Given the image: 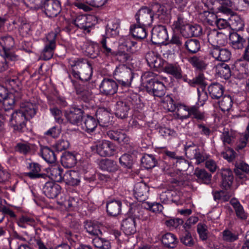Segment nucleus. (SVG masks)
<instances>
[{
	"label": "nucleus",
	"mask_w": 249,
	"mask_h": 249,
	"mask_svg": "<svg viewBox=\"0 0 249 249\" xmlns=\"http://www.w3.org/2000/svg\"><path fill=\"white\" fill-rule=\"evenodd\" d=\"M233 71L239 78H244L249 71L248 64L244 60H238L235 63Z\"/></svg>",
	"instance_id": "nucleus-20"
},
{
	"label": "nucleus",
	"mask_w": 249,
	"mask_h": 249,
	"mask_svg": "<svg viewBox=\"0 0 249 249\" xmlns=\"http://www.w3.org/2000/svg\"><path fill=\"white\" fill-rule=\"evenodd\" d=\"M81 50L83 53L91 58H95L98 55L97 49L90 44L86 43L81 47Z\"/></svg>",
	"instance_id": "nucleus-52"
},
{
	"label": "nucleus",
	"mask_w": 249,
	"mask_h": 249,
	"mask_svg": "<svg viewBox=\"0 0 249 249\" xmlns=\"http://www.w3.org/2000/svg\"><path fill=\"white\" fill-rule=\"evenodd\" d=\"M27 120V116L24 115L19 109L12 114L10 120V124L15 130L22 132L25 127Z\"/></svg>",
	"instance_id": "nucleus-7"
},
{
	"label": "nucleus",
	"mask_w": 249,
	"mask_h": 249,
	"mask_svg": "<svg viewBox=\"0 0 249 249\" xmlns=\"http://www.w3.org/2000/svg\"><path fill=\"white\" fill-rule=\"evenodd\" d=\"M61 190V186L53 181L47 182L43 188L44 194L50 198L56 197L60 193Z\"/></svg>",
	"instance_id": "nucleus-14"
},
{
	"label": "nucleus",
	"mask_w": 249,
	"mask_h": 249,
	"mask_svg": "<svg viewBox=\"0 0 249 249\" xmlns=\"http://www.w3.org/2000/svg\"><path fill=\"white\" fill-rule=\"evenodd\" d=\"M225 4L231 7L233 9L242 11L243 8L248 5L247 0H226Z\"/></svg>",
	"instance_id": "nucleus-45"
},
{
	"label": "nucleus",
	"mask_w": 249,
	"mask_h": 249,
	"mask_svg": "<svg viewBox=\"0 0 249 249\" xmlns=\"http://www.w3.org/2000/svg\"><path fill=\"white\" fill-rule=\"evenodd\" d=\"M0 44L2 47L4 53H12L10 50L15 45L14 38L11 36L2 37L0 39Z\"/></svg>",
	"instance_id": "nucleus-35"
},
{
	"label": "nucleus",
	"mask_w": 249,
	"mask_h": 249,
	"mask_svg": "<svg viewBox=\"0 0 249 249\" xmlns=\"http://www.w3.org/2000/svg\"><path fill=\"white\" fill-rule=\"evenodd\" d=\"M168 38L165 26L158 25L152 30L151 41L154 44H163Z\"/></svg>",
	"instance_id": "nucleus-9"
},
{
	"label": "nucleus",
	"mask_w": 249,
	"mask_h": 249,
	"mask_svg": "<svg viewBox=\"0 0 249 249\" xmlns=\"http://www.w3.org/2000/svg\"><path fill=\"white\" fill-rule=\"evenodd\" d=\"M119 24L117 20L110 21L107 26L106 35L108 36H115L119 34Z\"/></svg>",
	"instance_id": "nucleus-49"
},
{
	"label": "nucleus",
	"mask_w": 249,
	"mask_h": 249,
	"mask_svg": "<svg viewBox=\"0 0 249 249\" xmlns=\"http://www.w3.org/2000/svg\"><path fill=\"white\" fill-rule=\"evenodd\" d=\"M151 8L153 13V18L156 17L160 19H164L167 12L165 6L155 3L151 6Z\"/></svg>",
	"instance_id": "nucleus-38"
},
{
	"label": "nucleus",
	"mask_w": 249,
	"mask_h": 249,
	"mask_svg": "<svg viewBox=\"0 0 249 249\" xmlns=\"http://www.w3.org/2000/svg\"><path fill=\"white\" fill-rule=\"evenodd\" d=\"M208 91L213 99H217L223 95L224 88L221 84L215 83L212 84L208 87Z\"/></svg>",
	"instance_id": "nucleus-30"
},
{
	"label": "nucleus",
	"mask_w": 249,
	"mask_h": 249,
	"mask_svg": "<svg viewBox=\"0 0 249 249\" xmlns=\"http://www.w3.org/2000/svg\"><path fill=\"white\" fill-rule=\"evenodd\" d=\"M201 20L205 23L213 26L215 25L217 16L213 13L210 11H204L200 14Z\"/></svg>",
	"instance_id": "nucleus-43"
},
{
	"label": "nucleus",
	"mask_w": 249,
	"mask_h": 249,
	"mask_svg": "<svg viewBox=\"0 0 249 249\" xmlns=\"http://www.w3.org/2000/svg\"><path fill=\"white\" fill-rule=\"evenodd\" d=\"M92 74V71L90 64L88 62L81 63L79 79L82 81H88L90 79Z\"/></svg>",
	"instance_id": "nucleus-24"
},
{
	"label": "nucleus",
	"mask_w": 249,
	"mask_h": 249,
	"mask_svg": "<svg viewBox=\"0 0 249 249\" xmlns=\"http://www.w3.org/2000/svg\"><path fill=\"white\" fill-rule=\"evenodd\" d=\"M30 172L27 173V176L31 178H40L44 177V175L40 174V166L36 163H31L29 164Z\"/></svg>",
	"instance_id": "nucleus-42"
},
{
	"label": "nucleus",
	"mask_w": 249,
	"mask_h": 249,
	"mask_svg": "<svg viewBox=\"0 0 249 249\" xmlns=\"http://www.w3.org/2000/svg\"><path fill=\"white\" fill-rule=\"evenodd\" d=\"M248 129V126L246 128V131L245 134L240 136L239 140L237 142V149L241 150L245 147L247 143L249 142V132Z\"/></svg>",
	"instance_id": "nucleus-60"
},
{
	"label": "nucleus",
	"mask_w": 249,
	"mask_h": 249,
	"mask_svg": "<svg viewBox=\"0 0 249 249\" xmlns=\"http://www.w3.org/2000/svg\"><path fill=\"white\" fill-rule=\"evenodd\" d=\"M129 109V106L126 102L119 101L115 106V114L117 117L123 119L127 116Z\"/></svg>",
	"instance_id": "nucleus-22"
},
{
	"label": "nucleus",
	"mask_w": 249,
	"mask_h": 249,
	"mask_svg": "<svg viewBox=\"0 0 249 249\" xmlns=\"http://www.w3.org/2000/svg\"><path fill=\"white\" fill-rule=\"evenodd\" d=\"M165 72L173 75L177 79L182 77L181 70L179 66L176 64H167L164 68Z\"/></svg>",
	"instance_id": "nucleus-39"
},
{
	"label": "nucleus",
	"mask_w": 249,
	"mask_h": 249,
	"mask_svg": "<svg viewBox=\"0 0 249 249\" xmlns=\"http://www.w3.org/2000/svg\"><path fill=\"white\" fill-rule=\"evenodd\" d=\"M216 73L224 79H228L231 75V71L228 65L222 63L217 65L216 67Z\"/></svg>",
	"instance_id": "nucleus-50"
},
{
	"label": "nucleus",
	"mask_w": 249,
	"mask_h": 249,
	"mask_svg": "<svg viewBox=\"0 0 249 249\" xmlns=\"http://www.w3.org/2000/svg\"><path fill=\"white\" fill-rule=\"evenodd\" d=\"M67 184L74 186L78 184V171L76 170H71L68 171L64 175Z\"/></svg>",
	"instance_id": "nucleus-47"
},
{
	"label": "nucleus",
	"mask_w": 249,
	"mask_h": 249,
	"mask_svg": "<svg viewBox=\"0 0 249 249\" xmlns=\"http://www.w3.org/2000/svg\"><path fill=\"white\" fill-rule=\"evenodd\" d=\"M229 25L233 30L241 31L244 28V22L239 15H231L229 18Z\"/></svg>",
	"instance_id": "nucleus-26"
},
{
	"label": "nucleus",
	"mask_w": 249,
	"mask_h": 249,
	"mask_svg": "<svg viewBox=\"0 0 249 249\" xmlns=\"http://www.w3.org/2000/svg\"><path fill=\"white\" fill-rule=\"evenodd\" d=\"M92 150L101 156L106 157L113 155L115 150V146L108 141L103 140L95 142V145L91 147Z\"/></svg>",
	"instance_id": "nucleus-3"
},
{
	"label": "nucleus",
	"mask_w": 249,
	"mask_h": 249,
	"mask_svg": "<svg viewBox=\"0 0 249 249\" xmlns=\"http://www.w3.org/2000/svg\"><path fill=\"white\" fill-rule=\"evenodd\" d=\"M100 92L106 95H113L118 89V85L116 82L111 79L105 78L100 84Z\"/></svg>",
	"instance_id": "nucleus-11"
},
{
	"label": "nucleus",
	"mask_w": 249,
	"mask_h": 249,
	"mask_svg": "<svg viewBox=\"0 0 249 249\" xmlns=\"http://www.w3.org/2000/svg\"><path fill=\"white\" fill-rule=\"evenodd\" d=\"M230 203L233 206L236 216L242 219H245L247 217V214L245 212L242 206L239 202L235 198H232L230 201Z\"/></svg>",
	"instance_id": "nucleus-40"
},
{
	"label": "nucleus",
	"mask_w": 249,
	"mask_h": 249,
	"mask_svg": "<svg viewBox=\"0 0 249 249\" xmlns=\"http://www.w3.org/2000/svg\"><path fill=\"white\" fill-rule=\"evenodd\" d=\"M161 241L166 247L173 248L177 242V239L173 233H167L162 236Z\"/></svg>",
	"instance_id": "nucleus-53"
},
{
	"label": "nucleus",
	"mask_w": 249,
	"mask_h": 249,
	"mask_svg": "<svg viewBox=\"0 0 249 249\" xmlns=\"http://www.w3.org/2000/svg\"><path fill=\"white\" fill-rule=\"evenodd\" d=\"M133 160V157L128 154H124L119 159L120 164L128 168H130L132 167Z\"/></svg>",
	"instance_id": "nucleus-61"
},
{
	"label": "nucleus",
	"mask_w": 249,
	"mask_h": 249,
	"mask_svg": "<svg viewBox=\"0 0 249 249\" xmlns=\"http://www.w3.org/2000/svg\"><path fill=\"white\" fill-rule=\"evenodd\" d=\"M148 188L142 182L137 183L134 188V195L136 198L139 201L145 200L148 197Z\"/></svg>",
	"instance_id": "nucleus-15"
},
{
	"label": "nucleus",
	"mask_w": 249,
	"mask_h": 249,
	"mask_svg": "<svg viewBox=\"0 0 249 249\" xmlns=\"http://www.w3.org/2000/svg\"><path fill=\"white\" fill-rule=\"evenodd\" d=\"M185 48L191 53H196L200 48L199 41L196 39H189L185 42Z\"/></svg>",
	"instance_id": "nucleus-46"
},
{
	"label": "nucleus",
	"mask_w": 249,
	"mask_h": 249,
	"mask_svg": "<svg viewBox=\"0 0 249 249\" xmlns=\"http://www.w3.org/2000/svg\"><path fill=\"white\" fill-rule=\"evenodd\" d=\"M165 79V78L152 71H147L142 76V80L147 92L158 97L165 95V86L163 81Z\"/></svg>",
	"instance_id": "nucleus-1"
},
{
	"label": "nucleus",
	"mask_w": 249,
	"mask_h": 249,
	"mask_svg": "<svg viewBox=\"0 0 249 249\" xmlns=\"http://www.w3.org/2000/svg\"><path fill=\"white\" fill-rule=\"evenodd\" d=\"M192 116L198 120H202L204 118V113L199 110L198 107L197 106L190 107V117Z\"/></svg>",
	"instance_id": "nucleus-63"
},
{
	"label": "nucleus",
	"mask_w": 249,
	"mask_h": 249,
	"mask_svg": "<svg viewBox=\"0 0 249 249\" xmlns=\"http://www.w3.org/2000/svg\"><path fill=\"white\" fill-rule=\"evenodd\" d=\"M40 154L43 159L49 163H54L56 160V155L54 152L48 147H42Z\"/></svg>",
	"instance_id": "nucleus-36"
},
{
	"label": "nucleus",
	"mask_w": 249,
	"mask_h": 249,
	"mask_svg": "<svg viewBox=\"0 0 249 249\" xmlns=\"http://www.w3.org/2000/svg\"><path fill=\"white\" fill-rule=\"evenodd\" d=\"M92 17L91 16H86L84 15L79 16V20L85 22V23L82 22L79 23V28L83 30L85 33H89L90 31L91 24L87 20L90 19Z\"/></svg>",
	"instance_id": "nucleus-57"
},
{
	"label": "nucleus",
	"mask_w": 249,
	"mask_h": 249,
	"mask_svg": "<svg viewBox=\"0 0 249 249\" xmlns=\"http://www.w3.org/2000/svg\"><path fill=\"white\" fill-rule=\"evenodd\" d=\"M83 2L86 3V5L83 3L79 2V9H81L85 11H89L91 10L89 5L93 7H101L103 6L107 2V0H82Z\"/></svg>",
	"instance_id": "nucleus-31"
},
{
	"label": "nucleus",
	"mask_w": 249,
	"mask_h": 249,
	"mask_svg": "<svg viewBox=\"0 0 249 249\" xmlns=\"http://www.w3.org/2000/svg\"><path fill=\"white\" fill-rule=\"evenodd\" d=\"M92 244L97 249H110L111 247L109 240L98 236H96L92 239Z\"/></svg>",
	"instance_id": "nucleus-37"
},
{
	"label": "nucleus",
	"mask_w": 249,
	"mask_h": 249,
	"mask_svg": "<svg viewBox=\"0 0 249 249\" xmlns=\"http://www.w3.org/2000/svg\"><path fill=\"white\" fill-rule=\"evenodd\" d=\"M122 49L132 53L138 51L141 47V43H138L135 39L131 36H125L121 42Z\"/></svg>",
	"instance_id": "nucleus-13"
},
{
	"label": "nucleus",
	"mask_w": 249,
	"mask_h": 249,
	"mask_svg": "<svg viewBox=\"0 0 249 249\" xmlns=\"http://www.w3.org/2000/svg\"><path fill=\"white\" fill-rule=\"evenodd\" d=\"M81 127L85 131L89 132L93 131L97 125L95 119L89 115L83 116L81 121Z\"/></svg>",
	"instance_id": "nucleus-18"
},
{
	"label": "nucleus",
	"mask_w": 249,
	"mask_h": 249,
	"mask_svg": "<svg viewBox=\"0 0 249 249\" xmlns=\"http://www.w3.org/2000/svg\"><path fill=\"white\" fill-rule=\"evenodd\" d=\"M114 78L124 87H129L134 78L132 70L124 65H121L116 67L113 72Z\"/></svg>",
	"instance_id": "nucleus-2"
},
{
	"label": "nucleus",
	"mask_w": 249,
	"mask_h": 249,
	"mask_svg": "<svg viewBox=\"0 0 249 249\" xmlns=\"http://www.w3.org/2000/svg\"><path fill=\"white\" fill-rule=\"evenodd\" d=\"M219 106L222 111H229L232 106V100L231 97L229 95L223 97L219 102Z\"/></svg>",
	"instance_id": "nucleus-54"
},
{
	"label": "nucleus",
	"mask_w": 249,
	"mask_h": 249,
	"mask_svg": "<svg viewBox=\"0 0 249 249\" xmlns=\"http://www.w3.org/2000/svg\"><path fill=\"white\" fill-rule=\"evenodd\" d=\"M122 203L119 200H112L107 203V210L108 213L113 216L120 214L121 210Z\"/></svg>",
	"instance_id": "nucleus-29"
},
{
	"label": "nucleus",
	"mask_w": 249,
	"mask_h": 249,
	"mask_svg": "<svg viewBox=\"0 0 249 249\" xmlns=\"http://www.w3.org/2000/svg\"><path fill=\"white\" fill-rule=\"evenodd\" d=\"M56 36V33L53 32L47 35L46 40L45 42V46L41 53L43 59L47 60L53 57L56 46L55 40Z\"/></svg>",
	"instance_id": "nucleus-4"
},
{
	"label": "nucleus",
	"mask_w": 249,
	"mask_h": 249,
	"mask_svg": "<svg viewBox=\"0 0 249 249\" xmlns=\"http://www.w3.org/2000/svg\"><path fill=\"white\" fill-rule=\"evenodd\" d=\"M201 31L202 28L198 25L187 24L184 26L183 29H182L181 33L183 36L189 37L198 36L200 35Z\"/></svg>",
	"instance_id": "nucleus-17"
},
{
	"label": "nucleus",
	"mask_w": 249,
	"mask_h": 249,
	"mask_svg": "<svg viewBox=\"0 0 249 249\" xmlns=\"http://www.w3.org/2000/svg\"><path fill=\"white\" fill-rule=\"evenodd\" d=\"M61 163L66 168H71L76 164V154L67 151L61 156Z\"/></svg>",
	"instance_id": "nucleus-21"
},
{
	"label": "nucleus",
	"mask_w": 249,
	"mask_h": 249,
	"mask_svg": "<svg viewBox=\"0 0 249 249\" xmlns=\"http://www.w3.org/2000/svg\"><path fill=\"white\" fill-rule=\"evenodd\" d=\"M122 228L126 235L133 234L136 232V221L131 217L124 220L122 223Z\"/></svg>",
	"instance_id": "nucleus-23"
},
{
	"label": "nucleus",
	"mask_w": 249,
	"mask_h": 249,
	"mask_svg": "<svg viewBox=\"0 0 249 249\" xmlns=\"http://www.w3.org/2000/svg\"><path fill=\"white\" fill-rule=\"evenodd\" d=\"M99 165L102 169L108 172H113L118 170L116 162L109 159L103 160L100 161Z\"/></svg>",
	"instance_id": "nucleus-44"
},
{
	"label": "nucleus",
	"mask_w": 249,
	"mask_h": 249,
	"mask_svg": "<svg viewBox=\"0 0 249 249\" xmlns=\"http://www.w3.org/2000/svg\"><path fill=\"white\" fill-rule=\"evenodd\" d=\"M69 63L71 66L70 78L75 88L76 93L78 94V89H77V79L78 78V68L77 67V61L76 60H70Z\"/></svg>",
	"instance_id": "nucleus-34"
},
{
	"label": "nucleus",
	"mask_w": 249,
	"mask_h": 249,
	"mask_svg": "<svg viewBox=\"0 0 249 249\" xmlns=\"http://www.w3.org/2000/svg\"><path fill=\"white\" fill-rule=\"evenodd\" d=\"M78 108L76 107H71L65 112V115L68 120L72 124L77 125L78 124Z\"/></svg>",
	"instance_id": "nucleus-48"
},
{
	"label": "nucleus",
	"mask_w": 249,
	"mask_h": 249,
	"mask_svg": "<svg viewBox=\"0 0 249 249\" xmlns=\"http://www.w3.org/2000/svg\"><path fill=\"white\" fill-rule=\"evenodd\" d=\"M178 118L181 120L190 118V107L180 105L178 107L177 111Z\"/></svg>",
	"instance_id": "nucleus-55"
},
{
	"label": "nucleus",
	"mask_w": 249,
	"mask_h": 249,
	"mask_svg": "<svg viewBox=\"0 0 249 249\" xmlns=\"http://www.w3.org/2000/svg\"><path fill=\"white\" fill-rule=\"evenodd\" d=\"M36 106L30 102L23 103L20 105L19 110L27 116V119L32 118L36 113Z\"/></svg>",
	"instance_id": "nucleus-27"
},
{
	"label": "nucleus",
	"mask_w": 249,
	"mask_h": 249,
	"mask_svg": "<svg viewBox=\"0 0 249 249\" xmlns=\"http://www.w3.org/2000/svg\"><path fill=\"white\" fill-rule=\"evenodd\" d=\"M44 12L49 17H55L61 10L60 2L57 0H46L44 3Z\"/></svg>",
	"instance_id": "nucleus-10"
},
{
	"label": "nucleus",
	"mask_w": 249,
	"mask_h": 249,
	"mask_svg": "<svg viewBox=\"0 0 249 249\" xmlns=\"http://www.w3.org/2000/svg\"><path fill=\"white\" fill-rule=\"evenodd\" d=\"M15 102L14 96L12 94H9L3 98L2 102L1 107L5 111L12 109Z\"/></svg>",
	"instance_id": "nucleus-59"
},
{
	"label": "nucleus",
	"mask_w": 249,
	"mask_h": 249,
	"mask_svg": "<svg viewBox=\"0 0 249 249\" xmlns=\"http://www.w3.org/2000/svg\"><path fill=\"white\" fill-rule=\"evenodd\" d=\"M166 157L165 160H167L168 158L172 160H176V166H179L180 164H187L186 160L182 158L181 156H178L176 152L166 150L164 152Z\"/></svg>",
	"instance_id": "nucleus-56"
},
{
	"label": "nucleus",
	"mask_w": 249,
	"mask_h": 249,
	"mask_svg": "<svg viewBox=\"0 0 249 249\" xmlns=\"http://www.w3.org/2000/svg\"><path fill=\"white\" fill-rule=\"evenodd\" d=\"M194 175L202 183L209 184L210 182L211 175L205 169L196 168L195 170Z\"/></svg>",
	"instance_id": "nucleus-41"
},
{
	"label": "nucleus",
	"mask_w": 249,
	"mask_h": 249,
	"mask_svg": "<svg viewBox=\"0 0 249 249\" xmlns=\"http://www.w3.org/2000/svg\"><path fill=\"white\" fill-rule=\"evenodd\" d=\"M186 154L187 156L196 160L195 163L199 164L209 158V155L206 153L201 152L200 149L195 146H187L185 147Z\"/></svg>",
	"instance_id": "nucleus-8"
},
{
	"label": "nucleus",
	"mask_w": 249,
	"mask_h": 249,
	"mask_svg": "<svg viewBox=\"0 0 249 249\" xmlns=\"http://www.w3.org/2000/svg\"><path fill=\"white\" fill-rule=\"evenodd\" d=\"M18 56L14 53H3L0 54V72L6 70L9 67L10 61H15Z\"/></svg>",
	"instance_id": "nucleus-28"
},
{
	"label": "nucleus",
	"mask_w": 249,
	"mask_h": 249,
	"mask_svg": "<svg viewBox=\"0 0 249 249\" xmlns=\"http://www.w3.org/2000/svg\"><path fill=\"white\" fill-rule=\"evenodd\" d=\"M229 38L232 47L235 50H241L246 44V39L237 33H231Z\"/></svg>",
	"instance_id": "nucleus-16"
},
{
	"label": "nucleus",
	"mask_w": 249,
	"mask_h": 249,
	"mask_svg": "<svg viewBox=\"0 0 249 249\" xmlns=\"http://www.w3.org/2000/svg\"><path fill=\"white\" fill-rule=\"evenodd\" d=\"M208 42L213 47L224 46L227 43V36L216 30H210L207 32Z\"/></svg>",
	"instance_id": "nucleus-6"
},
{
	"label": "nucleus",
	"mask_w": 249,
	"mask_h": 249,
	"mask_svg": "<svg viewBox=\"0 0 249 249\" xmlns=\"http://www.w3.org/2000/svg\"><path fill=\"white\" fill-rule=\"evenodd\" d=\"M188 61L194 68L198 70H204L207 66L205 58L201 56L195 55L190 57Z\"/></svg>",
	"instance_id": "nucleus-33"
},
{
	"label": "nucleus",
	"mask_w": 249,
	"mask_h": 249,
	"mask_svg": "<svg viewBox=\"0 0 249 249\" xmlns=\"http://www.w3.org/2000/svg\"><path fill=\"white\" fill-rule=\"evenodd\" d=\"M63 169L57 165L52 166L48 171L49 177L54 181L61 182L64 179Z\"/></svg>",
	"instance_id": "nucleus-19"
},
{
	"label": "nucleus",
	"mask_w": 249,
	"mask_h": 249,
	"mask_svg": "<svg viewBox=\"0 0 249 249\" xmlns=\"http://www.w3.org/2000/svg\"><path fill=\"white\" fill-rule=\"evenodd\" d=\"M197 231L199 237L202 240H206L209 233L207 226L203 223H199L197 225Z\"/></svg>",
	"instance_id": "nucleus-62"
},
{
	"label": "nucleus",
	"mask_w": 249,
	"mask_h": 249,
	"mask_svg": "<svg viewBox=\"0 0 249 249\" xmlns=\"http://www.w3.org/2000/svg\"><path fill=\"white\" fill-rule=\"evenodd\" d=\"M100 43L102 51L106 55H112L116 54L113 48V46L109 43L107 38L103 37Z\"/></svg>",
	"instance_id": "nucleus-51"
},
{
	"label": "nucleus",
	"mask_w": 249,
	"mask_h": 249,
	"mask_svg": "<svg viewBox=\"0 0 249 249\" xmlns=\"http://www.w3.org/2000/svg\"><path fill=\"white\" fill-rule=\"evenodd\" d=\"M87 231L92 235L98 236L102 234L101 228L102 225L97 221H87L85 223Z\"/></svg>",
	"instance_id": "nucleus-25"
},
{
	"label": "nucleus",
	"mask_w": 249,
	"mask_h": 249,
	"mask_svg": "<svg viewBox=\"0 0 249 249\" xmlns=\"http://www.w3.org/2000/svg\"><path fill=\"white\" fill-rule=\"evenodd\" d=\"M16 151L22 154L26 155L31 151V147L27 142H18L15 147Z\"/></svg>",
	"instance_id": "nucleus-64"
},
{
	"label": "nucleus",
	"mask_w": 249,
	"mask_h": 249,
	"mask_svg": "<svg viewBox=\"0 0 249 249\" xmlns=\"http://www.w3.org/2000/svg\"><path fill=\"white\" fill-rule=\"evenodd\" d=\"M137 23L143 26H150L153 21V13L151 7L141 8L136 15Z\"/></svg>",
	"instance_id": "nucleus-5"
},
{
	"label": "nucleus",
	"mask_w": 249,
	"mask_h": 249,
	"mask_svg": "<svg viewBox=\"0 0 249 249\" xmlns=\"http://www.w3.org/2000/svg\"><path fill=\"white\" fill-rule=\"evenodd\" d=\"M210 54L215 60L226 62L230 59L231 53L227 49L221 48L220 47H213L210 50Z\"/></svg>",
	"instance_id": "nucleus-12"
},
{
	"label": "nucleus",
	"mask_w": 249,
	"mask_h": 249,
	"mask_svg": "<svg viewBox=\"0 0 249 249\" xmlns=\"http://www.w3.org/2000/svg\"><path fill=\"white\" fill-rule=\"evenodd\" d=\"M145 26L139 24H136L131 26L130 31L134 37L139 39H143L147 36V33L145 29Z\"/></svg>",
	"instance_id": "nucleus-32"
},
{
	"label": "nucleus",
	"mask_w": 249,
	"mask_h": 249,
	"mask_svg": "<svg viewBox=\"0 0 249 249\" xmlns=\"http://www.w3.org/2000/svg\"><path fill=\"white\" fill-rule=\"evenodd\" d=\"M142 163L144 167L147 169H150L155 166L156 160L154 157L151 155L146 154L143 156Z\"/></svg>",
	"instance_id": "nucleus-58"
}]
</instances>
